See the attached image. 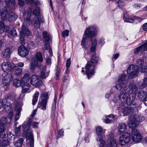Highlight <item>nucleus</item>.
I'll return each instance as SVG.
<instances>
[{"mask_svg": "<svg viewBox=\"0 0 147 147\" xmlns=\"http://www.w3.org/2000/svg\"><path fill=\"white\" fill-rule=\"evenodd\" d=\"M121 102L124 103H126L128 105H130V106H128V107H124L123 106H121L118 108V110L120 113V115H122V113L123 115H127L133 111L134 108H136V106L134 105L133 101L131 104H127L126 102Z\"/></svg>", "mask_w": 147, "mask_h": 147, "instance_id": "obj_6", "label": "nucleus"}, {"mask_svg": "<svg viewBox=\"0 0 147 147\" xmlns=\"http://www.w3.org/2000/svg\"><path fill=\"white\" fill-rule=\"evenodd\" d=\"M132 139L135 143H139L142 140V137L139 134L137 130L134 129L131 131Z\"/></svg>", "mask_w": 147, "mask_h": 147, "instance_id": "obj_11", "label": "nucleus"}, {"mask_svg": "<svg viewBox=\"0 0 147 147\" xmlns=\"http://www.w3.org/2000/svg\"><path fill=\"white\" fill-rule=\"evenodd\" d=\"M102 129L101 126H98L96 129V132L97 134H102Z\"/></svg>", "mask_w": 147, "mask_h": 147, "instance_id": "obj_45", "label": "nucleus"}, {"mask_svg": "<svg viewBox=\"0 0 147 147\" xmlns=\"http://www.w3.org/2000/svg\"><path fill=\"white\" fill-rule=\"evenodd\" d=\"M147 86V78H145L142 84L140 86V88L141 89H143Z\"/></svg>", "mask_w": 147, "mask_h": 147, "instance_id": "obj_44", "label": "nucleus"}, {"mask_svg": "<svg viewBox=\"0 0 147 147\" xmlns=\"http://www.w3.org/2000/svg\"><path fill=\"white\" fill-rule=\"evenodd\" d=\"M39 94V92L37 91L34 94L32 99V104L33 105H35L37 102Z\"/></svg>", "mask_w": 147, "mask_h": 147, "instance_id": "obj_39", "label": "nucleus"}, {"mask_svg": "<svg viewBox=\"0 0 147 147\" xmlns=\"http://www.w3.org/2000/svg\"><path fill=\"white\" fill-rule=\"evenodd\" d=\"M20 126L21 125H20L18 127H16L15 134L17 136H18L20 135Z\"/></svg>", "mask_w": 147, "mask_h": 147, "instance_id": "obj_47", "label": "nucleus"}, {"mask_svg": "<svg viewBox=\"0 0 147 147\" xmlns=\"http://www.w3.org/2000/svg\"><path fill=\"white\" fill-rule=\"evenodd\" d=\"M147 51V40L145 41L143 45L136 48L134 52L135 53L137 54L140 51L143 52Z\"/></svg>", "mask_w": 147, "mask_h": 147, "instance_id": "obj_19", "label": "nucleus"}, {"mask_svg": "<svg viewBox=\"0 0 147 147\" xmlns=\"http://www.w3.org/2000/svg\"><path fill=\"white\" fill-rule=\"evenodd\" d=\"M30 82L33 85L39 86L42 83V81L39 80L38 76L36 75H32L31 77Z\"/></svg>", "mask_w": 147, "mask_h": 147, "instance_id": "obj_17", "label": "nucleus"}, {"mask_svg": "<svg viewBox=\"0 0 147 147\" xmlns=\"http://www.w3.org/2000/svg\"><path fill=\"white\" fill-rule=\"evenodd\" d=\"M40 99L39 100L38 107L41 109L45 110L46 108V105L49 99L48 94L47 92L42 93L40 96Z\"/></svg>", "mask_w": 147, "mask_h": 147, "instance_id": "obj_8", "label": "nucleus"}, {"mask_svg": "<svg viewBox=\"0 0 147 147\" xmlns=\"http://www.w3.org/2000/svg\"><path fill=\"white\" fill-rule=\"evenodd\" d=\"M21 36L20 35V43L21 44L23 45L24 44V36Z\"/></svg>", "mask_w": 147, "mask_h": 147, "instance_id": "obj_60", "label": "nucleus"}, {"mask_svg": "<svg viewBox=\"0 0 147 147\" xmlns=\"http://www.w3.org/2000/svg\"><path fill=\"white\" fill-rule=\"evenodd\" d=\"M43 36L45 40V49L46 50L49 48L50 41L51 38V36L47 31H44L43 32Z\"/></svg>", "mask_w": 147, "mask_h": 147, "instance_id": "obj_14", "label": "nucleus"}, {"mask_svg": "<svg viewBox=\"0 0 147 147\" xmlns=\"http://www.w3.org/2000/svg\"><path fill=\"white\" fill-rule=\"evenodd\" d=\"M34 26L36 28H39L40 23L39 18L37 16H35L34 19Z\"/></svg>", "mask_w": 147, "mask_h": 147, "instance_id": "obj_32", "label": "nucleus"}, {"mask_svg": "<svg viewBox=\"0 0 147 147\" xmlns=\"http://www.w3.org/2000/svg\"><path fill=\"white\" fill-rule=\"evenodd\" d=\"M143 28L145 31H147V23L144 24L143 26Z\"/></svg>", "mask_w": 147, "mask_h": 147, "instance_id": "obj_64", "label": "nucleus"}, {"mask_svg": "<svg viewBox=\"0 0 147 147\" xmlns=\"http://www.w3.org/2000/svg\"><path fill=\"white\" fill-rule=\"evenodd\" d=\"M30 16L31 14L30 13H24V16L25 20L24 23L25 24V23L26 22V21H27V23H28L29 25L31 24L32 23V22L30 20Z\"/></svg>", "mask_w": 147, "mask_h": 147, "instance_id": "obj_30", "label": "nucleus"}, {"mask_svg": "<svg viewBox=\"0 0 147 147\" xmlns=\"http://www.w3.org/2000/svg\"><path fill=\"white\" fill-rule=\"evenodd\" d=\"M26 139L29 140L30 147H33L34 146V140L32 134H28L27 133L26 135Z\"/></svg>", "mask_w": 147, "mask_h": 147, "instance_id": "obj_31", "label": "nucleus"}, {"mask_svg": "<svg viewBox=\"0 0 147 147\" xmlns=\"http://www.w3.org/2000/svg\"><path fill=\"white\" fill-rule=\"evenodd\" d=\"M105 144V141L103 140H101L99 141V144L100 147H103Z\"/></svg>", "mask_w": 147, "mask_h": 147, "instance_id": "obj_61", "label": "nucleus"}, {"mask_svg": "<svg viewBox=\"0 0 147 147\" xmlns=\"http://www.w3.org/2000/svg\"><path fill=\"white\" fill-rule=\"evenodd\" d=\"M12 52L11 47L7 48L5 49V51L3 53V56L4 58H6L7 59L10 58L11 54Z\"/></svg>", "mask_w": 147, "mask_h": 147, "instance_id": "obj_22", "label": "nucleus"}, {"mask_svg": "<svg viewBox=\"0 0 147 147\" xmlns=\"http://www.w3.org/2000/svg\"><path fill=\"white\" fill-rule=\"evenodd\" d=\"M5 25L3 22L0 21V33H3L5 30Z\"/></svg>", "mask_w": 147, "mask_h": 147, "instance_id": "obj_46", "label": "nucleus"}, {"mask_svg": "<svg viewBox=\"0 0 147 147\" xmlns=\"http://www.w3.org/2000/svg\"><path fill=\"white\" fill-rule=\"evenodd\" d=\"M46 61L47 65L50 66L51 64V58L50 56H48L47 57Z\"/></svg>", "mask_w": 147, "mask_h": 147, "instance_id": "obj_48", "label": "nucleus"}, {"mask_svg": "<svg viewBox=\"0 0 147 147\" xmlns=\"http://www.w3.org/2000/svg\"><path fill=\"white\" fill-rule=\"evenodd\" d=\"M28 46L30 49H32L34 46V44L32 42H30L28 44Z\"/></svg>", "mask_w": 147, "mask_h": 147, "instance_id": "obj_57", "label": "nucleus"}, {"mask_svg": "<svg viewBox=\"0 0 147 147\" xmlns=\"http://www.w3.org/2000/svg\"><path fill=\"white\" fill-rule=\"evenodd\" d=\"M5 130L4 126L3 125L0 124V135L3 134V133Z\"/></svg>", "mask_w": 147, "mask_h": 147, "instance_id": "obj_54", "label": "nucleus"}, {"mask_svg": "<svg viewBox=\"0 0 147 147\" xmlns=\"http://www.w3.org/2000/svg\"><path fill=\"white\" fill-rule=\"evenodd\" d=\"M2 69L4 71L7 73L10 72L13 67L10 62L8 61H5L2 63L1 65Z\"/></svg>", "mask_w": 147, "mask_h": 147, "instance_id": "obj_13", "label": "nucleus"}, {"mask_svg": "<svg viewBox=\"0 0 147 147\" xmlns=\"http://www.w3.org/2000/svg\"><path fill=\"white\" fill-rule=\"evenodd\" d=\"M13 79L12 74H8L5 76L2 80V82L4 86V88H8L10 86V82H11Z\"/></svg>", "mask_w": 147, "mask_h": 147, "instance_id": "obj_10", "label": "nucleus"}, {"mask_svg": "<svg viewBox=\"0 0 147 147\" xmlns=\"http://www.w3.org/2000/svg\"><path fill=\"white\" fill-rule=\"evenodd\" d=\"M98 59V57L96 56V55H92L90 60L88 61L85 68L86 69V72L88 79L94 74V68L97 63Z\"/></svg>", "mask_w": 147, "mask_h": 147, "instance_id": "obj_2", "label": "nucleus"}, {"mask_svg": "<svg viewBox=\"0 0 147 147\" xmlns=\"http://www.w3.org/2000/svg\"><path fill=\"white\" fill-rule=\"evenodd\" d=\"M7 122V120L5 117H2L1 120L0 124L3 125L5 124Z\"/></svg>", "mask_w": 147, "mask_h": 147, "instance_id": "obj_52", "label": "nucleus"}, {"mask_svg": "<svg viewBox=\"0 0 147 147\" xmlns=\"http://www.w3.org/2000/svg\"><path fill=\"white\" fill-rule=\"evenodd\" d=\"M114 120V117L113 115H110L107 117L105 121L106 123H110Z\"/></svg>", "mask_w": 147, "mask_h": 147, "instance_id": "obj_36", "label": "nucleus"}, {"mask_svg": "<svg viewBox=\"0 0 147 147\" xmlns=\"http://www.w3.org/2000/svg\"><path fill=\"white\" fill-rule=\"evenodd\" d=\"M123 19L125 22L129 23H133L134 22V19L132 18H131L130 17L127 16V15L126 13L124 14Z\"/></svg>", "mask_w": 147, "mask_h": 147, "instance_id": "obj_37", "label": "nucleus"}, {"mask_svg": "<svg viewBox=\"0 0 147 147\" xmlns=\"http://www.w3.org/2000/svg\"><path fill=\"white\" fill-rule=\"evenodd\" d=\"M5 136V134H2L0 135V147H1V142L3 140Z\"/></svg>", "mask_w": 147, "mask_h": 147, "instance_id": "obj_59", "label": "nucleus"}, {"mask_svg": "<svg viewBox=\"0 0 147 147\" xmlns=\"http://www.w3.org/2000/svg\"><path fill=\"white\" fill-rule=\"evenodd\" d=\"M56 75L57 76L56 78L57 80L58 79V78L59 76V73H60V70L58 66H57L56 69Z\"/></svg>", "mask_w": 147, "mask_h": 147, "instance_id": "obj_49", "label": "nucleus"}, {"mask_svg": "<svg viewBox=\"0 0 147 147\" xmlns=\"http://www.w3.org/2000/svg\"><path fill=\"white\" fill-rule=\"evenodd\" d=\"M143 117H139L137 115H132L129 118V122L128 125L130 128H133L139 124V121H141L144 120Z\"/></svg>", "mask_w": 147, "mask_h": 147, "instance_id": "obj_7", "label": "nucleus"}, {"mask_svg": "<svg viewBox=\"0 0 147 147\" xmlns=\"http://www.w3.org/2000/svg\"><path fill=\"white\" fill-rule=\"evenodd\" d=\"M138 90L136 85L133 82H131L125 92L119 94V98L122 102H126L127 104H131L136 98V92Z\"/></svg>", "mask_w": 147, "mask_h": 147, "instance_id": "obj_1", "label": "nucleus"}, {"mask_svg": "<svg viewBox=\"0 0 147 147\" xmlns=\"http://www.w3.org/2000/svg\"><path fill=\"white\" fill-rule=\"evenodd\" d=\"M18 52V54L20 56L23 57L26 56L28 54L29 52L27 49L23 46L19 47Z\"/></svg>", "mask_w": 147, "mask_h": 147, "instance_id": "obj_18", "label": "nucleus"}, {"mask_svg": "<svg viewBox=\"0 0 147 147\" xmlns=\"http://www.w3.org/2000/svg\"><path fill=\"white\" fill-rule=\"evenodd\" d=\"M63 131L62 129L59 130L58 132V135L57 136V138H59L63 136Z\"/></svg>", "mask_w": 147, "mask_h": 147, "instance_id": "obj_55", "label": "nucleus"}, {"mask_svg": "<svg viewBox=\"0 0 147 147\" xmlns=\"http://www.w3.org/2000/svg\"><path fill=\"white\" fill-rule=\"evenodd\" d=\"M23 139L21 138L19 139L15 143L14 145L15 147H21L23 142Z\"/></svg>", "mask_w": 147, "mask_h": 147, "instance_id": "obj_41", "label": "nucleus"}, {"mask_svg": "<svg viewBox=\"0 0 147 147\" xmlns=\"http://www.w3.org/2000/svg\"><path fill=\"white\" fill-rule=\"evenodd\" d=\"M16 98V95L13 93H9L6 94L3 100H0V109L2 108L3 105L7 106L10 107L12 102Z\"/></svg>", "mask_w": 147, "mask_h": 147, "instance_id": "obj_5", "label": "nucleus"}, {"mask_svg": "<svg viewBox=\"0 0 147 147\" xmlns=\"http://www.w3.org/2000/svg\"><path fill=\"white\" fill-rule=\"evenodd\" d=\"M46 68V67L45 66H42L41 68L40 69L41 70H42L41 71L40 75V77L42 79L46 78L49 75L48 73L45 72Z\"/></svg>", "mask_w": 147, "mask_h": 147, "instance_id": "obj_24", "label": "nucleus"}, {"mask_svg": "<svg viewBox=\"0 0 147 147\" xmlns=\"http://www.w3.org/2000/svg\"><path fill=\"white\" fill-rule=\"evenodd\" d=\"M141 72L142 73L147 72V65L146 66H142L141 69Z\"/></svg>", "mask_w": 147, "mask_h": 147, "instance_id": "obj_51", "label": "nucleus"}, {"mask_svg": "<svg viewBox=\"0 0 147 147\" xmlns=\"http://www.w3.org/2000/svg\"><path fill=\"white\" fill-rule=\"evenodd\" d=\"M119 132L120 134L123 133L127 128V126L125 123H120L118 127Z\"/></svg>", "mask_w": 147, "mask_h": 147, "instance_id": "obj_25", "label": "nucleus"}, {"mask_svg": "<svg viewBox=\"0 0 147 147\" xmlns=\"http://www.w3.org/2000/svg\"><path fill=\"white\" fill-rule=\"evenodd\" d=\"M117 4H118V6L119 7H121V6L123 5V2L122 0H119L117 1Z\"/></svg>", "mask_w": 147, "mask_h": 147, "instance_id": "obj_62", "label": "nucleus"}, {"mask_svg": "<svg viewBox=\"0 0 147 147\" xmlns=\"http://www.w3.org/2000/svg\"><path fill=\"white\" fill-rule=\"evenodd\" d=\"M126 77V75L125 74H122L121 75L119 76V77L118 79V82H124V83H127L128 82L127 80Z\"/></svg>", "mask_w": 147, "mask_h": 147, "instance_id": "obj_34", "label": "nucleus"}, {"mask_svg": "<svg viewBox=\"0 0 147 147\" xmlns=\"http://www.w3.org/2000/svg\"><path fill=\"white\" fill-rule=\"evenodd\" d=\"M137 97L140 100L144 102V105L147 106V103L145 101H147V92L142 90L139 91L137 93Z\"/></svg>", "mask_w": 147, "mask_h": 147, "instance_id": "obj_15", "label": "nucleus"}, {"mask_svg": "<svg viewBox=\"0 0 147 147\" xmlns=\"http://www.w3.org/2000/svg\"><path fill=\"white\" fill-rule=\"evenodd\" d=\"M17 33L14 28H12L11 30L9 31L8 33V35L9 37L11 38L16 36Z\"/></svg>", "mask_w": 147, "mask_h": 147, "instance_id": "obj_38", "label": "nucleus"}, {"mask_svg": "<svg viewBox=\"0 0 147 147\" xmlns=\"http://www.w3.org/2000/svg\"><path fill=\"white\" fill-rule=\"evenodd\" d=\"M8 11L6 9V8L3 6L0 9V18H1L3 20H5L7 18Z\"/></svg>", "mask_w": 147, "mask_h": 147, "instance_id": "obj_20", "label": "nucleus"}, {"mask_svg": "<svg viewBox=\"0 0 147 147\" xmlns=\"http://www.w3.org/2000/svg\"><path fill=\"white\" fill-rule=\"evenodd\" d=\"M96 140L97 141H100L103 140H102V134H97Z\"/></svg>", "mask_w": 147, "mask_h": 147, "instance_id": "obj_58", "label": "nucleus"}, {"mask_svg": "<svg viewBox=\"0 0 147 147\" xmlns=\"http://www.w3.org/2000/svg\"><path fill=\"white\" fill-rule=\"evenodd\" d=\"M22 105V103H18L16 106L15 109L17 112L15 117V121H16L19 118L20 116V111L21 109V107Z\"/></svg>", "mask_w": 147, "mask_h": 147, "instance_id": "obj_21", "label": "nucleus"}, {"mask_svg": "<svg viewBox=\"0 0 147 147\" xmlns=\"http://www.w3.org/2000/svg\"><path fill=\"white\" fill-rule=\"evenodd\" d=\"M23 93L29 92L31 88L30 85L28 83H24L22 86Z\"/></svg>", "mask_w": 147, "mask_h": 147, "instance_id": "obj_29", "label": "nucleus"}, {"mask_svg": "<svg viewBox=\"0 0 147 147\" xmlns=\"http://www.w3.org/2000/svg\"><path fill=\"white\" fill-rule=\"evenodd\" d=\"M118 144V142L116 140H112L109 142H107L106 147H117Z\"/></svg>", "mask_w": 147, "mask_h": 147, "instance_id": "obj_28", "label": "nucleus"}, {"mask_svg": "<svg viewBox=\"0 0 147 147\" xmlns=\"http://www.w3.org/2000/svg\"><path fill=\"white\" fill-rule=\"evenodd\" d=\"M22 84L21 80L20 81L17 79L14 80L13 82V86L16 87L20 86Z\"/></svg>", "mask_w": 147, "mask_h": 147, "instance_id": "obj_40", "label": "nucleus"}, {"mask_svg": "<svg viewBox=\"0 0 147 147\" xmlns=\"http://www.w3.org/2000/svg\"><path fill=\"white\" fill-rule=\"evenodd\" d=\"M69 31L67 30H65L62 33V34L63 37L65 36H68L69 35Z\"/></svg>", "mask_w": 147, "mask_h": 147, "instance_id": "obj_50", "label": "nucleus"}, {"mask_svg": "<svg viewBox=\"0 0 147 147\" xmlns=\"http://www.w3.org/2000/svg\"><path fill=\"white\" fill-rule=\"evenodd\" d=\"M11 71H13L14 74L18 76L21 74L22 70V68L18 67V66L15 65H13Z\"/></svg>", "mask_w": 147, "mask_h": 147, "instance_id": "obj_23", "label": "nucleus"}, {"mask_svg": "<svg viewBox=\"0 0 147 147\" xmlns=\"http://www.w3.org/2000/svg\"><path fill=\"white\" fill-rule=\"evenodd\" d=\"M33 13L34 15L35 16H39L40 14V8L38 7H36L35 9L33 11Z\"/></svg>", "mask_w": 147, "mask_h": 147, "instance_id": "obj_42", "label": "nucleus"}, {"mask_svg": "<svg viewBox=\"0 0 147 147\" xmlns=\"http://www.w3.org/2000/svg\"><path fill=\"white\" fill-rule=\"evenodd\" d=\"M26 1V3L27 4H33L35 5H40V3L39 0H24Z\"/></svg>", "mask_w": 147, "mask_h": 147, "instance_id": "obj_35", "label": "nucleus"}, {"mask_svg": "<svg viewBox=\"0 0 147 147\" xmlns=\"http://www.w3.org/2000/svg\"><path fill=\"white\" fill-rule=\"evenodd\" d=\"M130 133L129 132H125L120 138V142L121 145H124L129 142L130 140L129 137Z\"/></svg>", "mask_w": 147, "mask_h": 147, "instance_id": "obj_12", "label": "nucleus"}, {"mask_svg": "<svg viewBox=\"0 0 147 147\" xmlns=\"http://www.w3.org/2000/svg\"><path fill=\"white\" fill-rule=\"evenodd\" d=\"M13 111H11L9 113V117L10 120H11L12 119V117L13 115Z\"/></svg>", "mask_w": 147, "mask_h": 147, "instance_id": "obj_63", "label": "nucleus"}, {"mask_svg": "<svg viewBox=\"0 0 147 147\" xmlns=\"http://www.w3.org/2000/svg\"><path fill=\"white\" fill-rule=\"evenodd\" d=\"M30 78V76L29 74H25L21 79L22 83H27L29 81Z\"/></svg>", "mask_w": 147, "mask_h": 147, "instance_id": "obj_33", "label": "nucleus"}, {"mask_svg": "<svg viewBox=\"0 0 147 147\" xmlns=\"http://www.w3.org/2000/svg\"><path fill=\"white\" fill-rule=\"evenodd\" d=\"M127 84L124 82H118V84L116 85L115 88L117 90H123L126 87Z\"/></svg>", "mask_w": 147, "mask_h": 147, "instance_id": "obj_26", "label": "nucleus"}, {"mask_svg": "<svg viewBox=\"0 0 147 147\" xmlns=\"http://www.w3.org/2000/svg\"><path fill=\"white\" fill-rule=\"evenodd\" d=\"M71 63V60L70 58H69L67 59V61L66 63V68H69L70 65Z\"/></svg>", "mask_w": 147, "mask_h": 147, "instance_id": "obj_56", "label": "nucleus"}, {"mask_svg": "<svg viewBox=\"0 0 147 147\" xmlns=\"http://www.w3.org/2000/svg\"><path fill=\"white\" fill-rule=\"evenodd\" d=\"M128 78L131 79L135 76H137L139 73V69L137 67L133 64L130 65L127 69Z\"/></svg>", "mask_w": 147, "mask_h": 147, "instance_id": "obj_9", "label": "nucleus"}, {"mask_svg": "<svg viewBox=\"0 0 147 147\" xmlns=\"http://www.w3.org/2000/svg\"><path fill=\"white\" fill-rule=\"evenodd\" d=\"M20 35L22 36H31L32 34L27 28L26 24L24 23L21 27V30L20 31Z\"/></svg>", "mask_w": 147, "mask_h": 147, "instance_id": "obj_16", "label": "nucleus"}, {"mask_svg": "<svg viewBox=\"0 0 147 147\" xmlns=\"http://www.w3.org/2000/svg\"><path fill=\"white\" fill-rule=\"evenodd\" d=\"M96 29L95 27L89 26L85 31L81 42V45L85 47L87 44V39L93 37L96 33Z\"/></svg>", "mask_w": 147, "mask_h": 147, "instance_id": "obj_3", "label": "nucleus"}, {"mask_svg": "<svg viewBox=\"0 0 147 147\" xmlns=\"http://www.w3.org/2000/svg\"><path fill=\"white\" fill-rule=\"evenodd\" d=\"M1 146L2 145L3 146H5L8 145L9 143V141L7 140H4L3 142L1 143Z\"/></svg>", "mask_w": 147, "mask_h": 147, "instance_id": "obj_53", "label": "nucleus"}, {"mask_svg": "<svg viewBox=\"0 0 147 147\" xmlns=\"http://www.w3.org/2000/svg\"><path fill=\"white\" fill-rule=\"evenodd\" d=\"M16 16L14 12L11 11H9L8 13L7 20L9 21L12 22L15 20Z\"/></svg>", "mask_w": 147, "mask_h": 147, "instance_id": "obj_27", "label": "nucleus"}, {"mask_svg": "<svg viewBox=\"0 0 147 147\" xmlns=\"http://www.w3.org/2000/svg\"><path fill=\"white\" fill-rule=\"evenodd\" d=\"M144 64V61L141 59H138L136 62V66L138 68L142 66Z\"/></svg>", "mask_w": 147, "mask_h": 147, "instance_id": "obj_43", "label": "nucleus"}, {"mask_svg": "<svg viewBox=\"0 0 147 147\" xmlns=\"http://www.w3.org/2000/svg\"><path fill=\"white\" fill-rule=\"evenodd\" d=\"M43 61V58L41 53L37 52L35 56L31 59L30 69L34 71L36 70V67L40 68L41 67V63Z\"/></svg>", "mask_w": 147, "mask_h": 147, "instance_id": "obj_4", "label": "nucleus"}]
</instances>
